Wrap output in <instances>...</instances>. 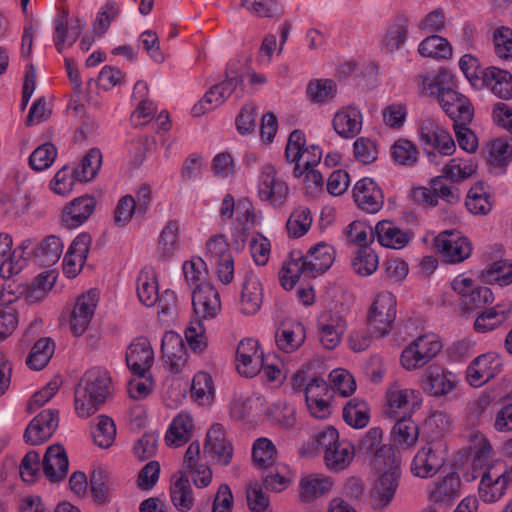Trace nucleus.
I'll use <instances>...</instances> for the list:
<instances>
[{"label":"nucleus","instance_id":"1","mask_svg":"<svg viewBox=\"0 0 512 512\" xmlns=\"http://www.w3.org/2000/svg\"><path fill=\"white\" fill-rule=\"evenodd\" d=\"M473 451L472 479L480 477L478 495L485 503H495L505 494L510 480L501 464H489L491 446L483 434H475L470 445Z\"/></svg>","mask_w":512,"mask_h":512},{"label":"nucleus","instance_id":"2","mask_svg":"<svg viewBox=\"0 0 512 512\" xmlns=\"http://www.w3.org/2000/svg\"><path fill=\"white\" fill-rule=\"evenodd\" d=\"M452 80L451 72L442 69L434 77L424 78L423 91L429 95L437 96L439 105L453 121V124H469L473 118V107L465 95L445 87Z\"/></svg>","mask_w":512,"mask_h":512},{"label":"nucleus","instance_id":"3","mask_svg":"<svg viewBox=\"0 0 512 512\" xmlns=\"http://www.w3.org/2000/svg\"><path fill=\"white\" fill-rule=\"evenodd\" d=\"M400 459L393 448H385L379 454L374 467L379 473L369 491V503L373 509H384L393 500L400 479Z\"/></svg>","mask_w":512,"mask_h":512},{"label":"nucleus","instance_id":"4","mask_svg":"<svg viewBox=\"0 0 512 512\" xmlns=\"http://www.w3.org/2000/svg\"><path fill=\"white\" fill-rule=\"evenodd\" d=\"M111 393L112 380L108 371L100 367L89 369L75 392L76 413L82 418L91 416Z\"/></svg>","mask_w":512,"mask_h":512},{"label":"nucleus","instance_id":"5","mask_svg":"<svg viewBox=\"0 0 512 512\" xmlns=\"http://www.w3.org/2000/svg\"><path fill=\"white\" fill-rule=\"evenodd\" d=\"M317 450L323 454V461L329 471L341 472L347 469L355 456V448L347 440H341L333 426H326L314 436Z\"/></svg>","mask_w":512,"mask_h":512},{"label":"nucleus","instance_id":"6","mask_svg":"<svg viewBox=\"0 0 512 512\" xmlns=\"http://www.w3.org/2000/svg\"><path fill=\"white\" fill-rule=\"evenodd\" d=\"M422 401L419 390L406 387L399 381H394L386 388L383 412L390 419L412 416L420 409Z\"/></svg>","mask_w":512,"mask_h":512},{"label":"nucleus","instance_id":"7","mask_svg":"<svg viewBox=\"0 0 512 512\" xmlns=\"http://www.w3.org/2000/svg\"><path fill=\"white\" fill-rule=\"evenodd\" d=\"M442 349L439 337L434 333L420 335L414 339L401 353V365L407 371L424 367Z\"/></svg>","mask_w":512,"mask_h":512},{"label":"nucleus","instance_id":"8","mask_svg":"<svg viewBox=\"0 0 512 512\" xmlns=\"http://www.w3.org/2000/svg\"><path fill=\"white\" fill-rule=\"evenodd\" d=\"M242 78L237 73L227 74L226 78L212 86L192 108V114L199 117L221 106L229 97L235 95L237 99L242 97Z\"/></svg>","mask_w":512,"mask_h":512},{"label":"nucleus","instance_id":"9","mask_svg":"<svg viewBox=\"0 0 512 512\" xmlns=\"http://www.w3.org/2000/svg\"><path fill=\"white\" fill-rule=\"evenodd\" d=\"M258 197L261 201L267 202L273 207H281L289 194V187L286 181L279 176L276 168L271 163L261 166L258 182Z\"/></svg>","mask_w":512,"mask_h":512},{"label":"nucleus","instance_id":"10","mask_svg":"<svg viewBox=\"0 0 512 512\" xmlns=\"http://www.w3.org/2000/svg\"><path fill=\"white\" fill-rule=\"evenodd\" d=\"M447 458V446L442 441H430L414 456L411 472L419 478L433 477L444 465Z\"/></svg>","mask_w":512,"mask_h":512},{"label":"nucleus","instance_id":"11","mask_svg":"<svg viewBox=\"0 0 512 512\" xmlns=\"http://www.w3.org/2000/svg\"><path fill=\"white\" fill-rule=\"evenodd\" d=\"M396 318V298L388 292L377 294L368 313V325L372 332L381 337L388 334Z\"/></svg>","mask_w":512,"mask_h":512},{"label":"nucleus","instance_id":"12","mask_svg":"<svg viewBox=\"0 0 512 512\" xmlns=\"http://www.w3.org/2000/svg\"><path fill=\"white\" fill-rule=\"evenodd\" d=\"M437 251L449 263H460L472 253L470 240L459 231L441 232L434 240Z\"/></svg>","mask_w":512,"mask_h":512},{"label":"nucleus","instance_id":"13","mask_svg":"<svg viewBox=\"0 0 512 512\" xmlns=\"http://www.w3.org/2000/svg\"><path fill=\"white\" fill-rule=\"evenodd\" d=\"M264 359V353L256 339L245 338L239 342L236 350V368L241 376L252 378L258 375Z\"/></svg>","mask_w":512,"mask_h":512},{"label":"nucleus","instance_id":"14","mask_svg":"<svg viewBox=\"0 0 512 512\" xmlns=\"http://www.w3.org/2000/svg\"><path fill=\"white\" fill-rule=\"evenodd\" d=\"M346 328V320L339 312L326 310L318 316L317 335L326 349H334L341 343Z\"/></svg>","mask_w":512,"mask_h":512},{"label":"nucleus","instance_id":"15","mask_svg":"<svg viewBox=\"0 0 512 512\" xmlns=\"http://www.w3.org/2000/svg\"><path fill=\"white\" fill-rule=\"evenodd\" d=\"M204 453L216 463L227 466L233 456V446L220 423L213 424L206 433Z\"/></svg>","mask_w":512,"mask_h":512},{"label":"nucleus","instance_id":"16","mask_svg":"<svg viewBox=\"0 0 512 512\" xmlns=\"http://www.w3.org/2000/svg\"><path fill=\"white\" fill-rule=\"evenodd\" d=\"M423 145L437 150L441 155L449 156L455 151V142L450 133L432 118L423 119L419 127Z\"/></svg>","mask_w":512,"mask_h":512},{"label":"nucleus","instance_id":"17","mask_svg":"<svg viewBox=\"0 0 512 512\" xmlns=\"http://www.w3.org/2000/svg\"><path fill=\"white\" fill-rule=\"evenodd\" d=\"M59 424L57 410L41 411L27 426L24 439L30 445H40L51 438Z\"/></svg>","mask_w":512,"mask_h":512},{"label":"nucleus","instance_id":"18","mask_svg":"<svg viewBox=\"0 0 512 512\" xmlns=\"http://www.w3.org/2000/svg\"><path fill=\"white\" fill-rule=\"evenodd\" d=\"M331 124L334 132L340 138L350 140L361 132L363 115L357 106L352 104L345 105L336 110Z\"/></svg>","mask_w":512,"mask_h":512},{"label":"nucleus","instance_id":"19","mask_svg":"<svg viewBox=\"0 0 512 512\" xmlns=\"http://www.w3.org/2000/svg\"><path fill=\"white\" fill-rule=\"evenodd\" d=\"M501 370V359L494 353H486L470 363L466 370V378L471 386L479 387L498 375Z\"/></svg>","mask_w":512,"mask_h":512},{"label":"nucleus","instance_id":"20","mask_svg":"<svg viewBox=\"0 0 512 512\" xmlns=\"http://www.w3.org/2000/svg\"><path fill=\"white\" fill-rule=\"evenodd\" d=\"M452 289L461 296L467 309H476L493 301L490 288L479 286L467 277L458 276L452 282Z\"/></svg>","mask_w":512,"mask_h":512},{"label":"nucleus","instance_id":"21","mask_svg":"<svg viewBox=\"0 0 512 512\" xmlns=\"http://www.w3.org/2000/svg\"><path fill=\"white\" fill-rule=\"evenodd\" d=\"M353 198L358 208L371 214L380 211L384 204L383 192L371 178H363L356 182Z\"/></svg>","mask_w":512,"mask_h":512},{"label":"nucleus","instance_id":"22","mask_svg":"<svg viewBox=\"0 0 512 512\" xmlns=\"http://www.w3.org/2000/svg\"><path fill=\"white\" fill-rule=\"evenodd\" d=\"M164 366L171 373L181 372L187 362L186 348L182 338L174 332H166L161 344Z\"/></svg>","mask_w":512,"mask_h":512},{"label":"nucleus","instance_id":"23","mask_svg":"<svg viewBox=\"0 0 512 512\" xmlns=\"http://www.w3.org/2000/svg\"><path fill=\"white\" fill-rule=\"evenodd\" d=\"M154 361V352L147 338L139 337L132 341L126 352L128 368L137 376L150 370Z\"/></svg>","mask_w":512,"mask_h":512},{"label":"nucleus","instance_id":"24","mask_svg":"<svg viewBox=\"0 0 512 512\" xmlns=\"http://www.w3.org/2000/svg\"><path fill=\"white\" fill-rule=\"evenodd\" d=\"M262 303V283L255 273L247 272L241 287L239 310L244 315H254L260 310Z\"/></svg>","mask_w":512,"mask_h":512},{"label":"nucleus","instance_id":"25","mask_svg":"<svg viewBox=\"0 0 512 512\" xmlns=\"http://www.w3.org/2000/svg\"><path fill=\"white\" fill-rule=\"evenodd\" d=\"M97 305L96 293L89 291L76 300L70 314V329L75 336H81L88 328Z\"/></svg>","mask_w":512,"mask_h":512},{"label":"nucleus","instance_id":"26","mask_svg":"<svg viewBox=\"0 0 512 512\" xmlns=\"http://www.w3.org/2000/svg\"><path fill=\"white\" fill-rule=\"evenodd\" d=\"M457 384V377L452 372L439 366H429L422 376V387L433 396H442L450 393Z\"/></svg>","mask_w":512,"mask_h":512},{"label":"nucleus","instance_id":"27","mask_svg":"<svg viewBox=\"0 0 512 512\" xmlns=\"http://www.w3.org/2000/svg\"><path fill=\"white\" fill-rule=\"evenodd\" d=\"M192 304L195 313L203 319L214 318L221 308L219 293L210 283L194 288Z\"/></svg>","mask_w":512,"mask_h":512},{"label":"nucleus","instance_id":"28","mask_svg":"<svg viewBox=\"0 0 512 512\" xmlns=\"http://www.w3.org/2000/svg\"><path fill=\"white\" fill-rule=\"evenodd\" d=\"M95 207L96 201L93 197L75 198L63 209L61 222L66 228H77L92 215Z\"/></svg>","mask_w":512,"mask_h":512},{"label":"nucleus","instance_id":"29","mask_svg":"<svg viewBox=\"0 0 512 512\" xmlns=\"http://www.w3.org/2000/svg\"><path fill=\"white\" fill-rule=\"evenodd\" d=\"M84 24L75 19L70 25L68 24V16L65 11L59 14L54 20L53 42L59 53L64 49L71 47L80 36Z\"/></svg>","mask_w":512,"mask_h":512},{"label":"nucleus","instance_id":"30","mask_svg":"<svg viewBox=\"0 0 512 512\" xmlns=\"http://www.w3.org/2000/svg\"><path fill=\"white\" fill-rule=\"evenodd\" d=\"M12 238L7 233H0V275L11 278L25 266V259L18 249L12 251Z\"/></svg>","mask_w":512,"mask_h":512},{"label":"nucleus","instance_id":"31","mask_svg":"<svg viewBox=\"0 0 512 512\" xmlns=\"http://www.w3.org/2000/svg\"><path fill=\"white\" fill-rule=\"evenodd\" d=\"M91 244V237L82 233L71 243L63 261L64 273L69 277H75L82 269Z\"/></svg>","mask_w":512,"mask_h":512},{"label":"nucleus","instance_id":"32","mask_svg":"<svg viewBox=\"0 0 512 512\" xmlns=\"http://www.w3.org/2000/svg\"><path fill=\"white\" fill-rule=\"evenodd\" d=\"M333 480L324 474L312 473L301 477L299 497L303 503H311L328 494L333 488Z\"/></svg>","mask_w":512,"mask_h":512},{"label":"nucleus","instance_id":"33","mask_svg":"<svg viewBox=\"0 0 512 512\" xmlns=\"http://www.w3.org/2000/svg\"><path fill=\"white\" fill-rule=\"evenodd\" d=\"M200 444L197 441L190 443L184 455V467L191 474L197 487H207L212 481V471L204 463H200Z\"/></svg>","mask_w":512,"mask_h":512},{"label":"nucleus","instance_id":"34","mask_svg":"<svg viewBox=\"0 0 512 512\" xmlns=\"http://www.w3.org/2000/svg\"><path fill=\"white\" fill-rule=\"evenodd\" d=\"M483 88H489L502 99L512 98V74L495 66L486 67L480 75Z\"/></svg>","mask_w":512,"mask_h":512},{"label":"nucleus","instance_id":"35","mask_svg":"<svg viewBox=\"0 0 512 512\" xmlns=\"http://www.w3.org/2000/svg\"><path fill=\"white\" fill-rule=\"evenodd\" d=\"M43 472L51 482H59L68 472V457L61 445H51L43 457Z\"/></svg>","mask_w":512,"mask_h":512},{"label":"nucleus","instance_id":"36","mask_svg":"<svg viewBox=\"0 0 512 512\" xmlns=\"http://www.w3.org/2000/svg\"><path fill=\"white\" fill-rule=\"evenodd\" d=\"M303 260L308 267V277H315L331 267L335 260V251L330 244L319 242L309 249Z\"/></svg>","mask_w":512,"mask_h":512},{"label":"nucleus","instance_id":"37","mask_svg":"<svg viewBox=\"0 0 512 512\" xmlns=\"http://www.w3.org/2000/svg\"><path fill=\"white\" fill-rule=\"evenodd\" d=\"M193 431V417L190 413L181 411L172 419L165 434V442L170 447L183 446L191 439Z\"/></svg>","mask_w":512,"mask_h":512},{"label":"nucleus","instance_id":"38","mask_svg":"<svg viewBox=\"0 0 512 512\" xmlns=\"http://www.w3.org/2000/svg\"><path fill=\"white\" fill-rule=\"evenodd\" d=\"M374 238L383 247L402 249L409 243L411 236L394 222L382 220L374 227Z\"/></svg>","mask_w":512,"mask_h":512},{"label":"nucleus","instance_id":"39","mask_svg":"<svg viewBox=\"0 0 512 512\" xmlns=\"http://www.w3.org/2000/svg\"><path fill=\"white\" fill-rule=\"evenodd\" d=\"M460 486L459 476L455 473H450L429 486L428 499L433 503L453 501L459 495Z\"/></svg>","mask_w":512,"mask_h":512},{"label":"nucleus","instance_id":"40","mask_svg":"<svg viewBox=\"0 0 512 512\" xmlns=\"http://www.w3.org/2000/svg\"><path fill=\"white\" fill-rule=\"evenodd\" d=\"M512 312L511 304H497L480 313L474 321V330L487 333L500 327Z\"/></svg>","mask_w":512,"mask_h":512},{"label":"nucleus","instance_id":"41","mask_svg":"<svg viewBox=\"0 0 512 512\" xmlns=\"http://www.w3.org/2000/svg\"><path fill=\"white\" fill-rule=\"evenodd\" d=\"M305 338L306 330L301 323L284 325L275 334L277 347L285 353H292L299 349Z\"/></svg>","mask_w":512,"mask_h":512},{"label":"nucleus","instance_id":"42","mask_svg":"<svg viewBox=\"0 0 512 512\" xmlns=\"http://www.w3.org/2000/svg\"><path fill=\"white\" fill-rule=\"evenodd\" d=\"M137 296L147 306H154L159 298V287L156 273L151 268L141 270L137 278Z\"/></svg>","mask_w":512,"mask_h":512},{"label":"nucleus","instance_id":"43","mask_svg":"<svg viewBox=\"0 0 512 512\" xmlns=\"http://www.w3.org/2000/svg\"><path fill=\"white\" fill-rule=\"evenodd\" d=\"M180 224L177 220H169L163 227L158 239V253L168 260L180 249Z\"/></svg>","mask_w":512,"mask_h":512},{"label":"nucleus","instance_id":"44","mask_svg":"<svg viewBox=\"0 0 512 512\" xmlns=\"http://www.w3.org/2000/svg\"><path fill=\"white\" fill-rule=\"evenodd\" d=\"M485 151L490 167L503 171L512 160V139L492 140L486 145Z\"/></svg>","mask_w":512,"mask_h":512},{"label":"nucleus","instance_id":"45","mask_svg":"<svg viewBox=\"0 0 512 512\" xmlns=\"http://www.w3.org/2000/svg\"><path fill=\"white\" fill-rule=\"evenodd\" d=\"M408 37V20L405 17L396 18L386 29L382 40V47L388 52L399 50Z\"/></svg>","mask_w":512,"mask_h":512},{"label":"nucleus","instance_id":"46","mask_svg":"<svg viewBox=\"0 0 512 512\" xmlns=\"http://www.w3.org/2000/svg\"><path fill=\"white\" fill-rule=\"evenodd\" d=\"M476 170L477 163L472 157H456L444 165L442 176L451 182H461L474 175Z\"/></svg>","mask_w":512,"mask_h":512},{"label":"nucleus","instance_id":"47","mask_svg":"<svg viewBox=\"0 0 512 512\" xmlns=\"http://www.w3.org/2000/svg\"><path fill=\"white\" fill-rule=\"evenodd\" d=\"M337 95V85L331 79H312L306 87V96L314 104L331 102Z\"/></svg>","mask_w":512,"mask_h":512},{"label":"nucleus","instance_id":"48","mask_svg":"<svg viewBox=\"0 0 512 512\" xmlns=\"http://www.w3.org/2000/svg\"><path fill=\"white\" fill-rule=\"evenodd\" d=\"M32 203L29 193L23 190H13L5 193L0 198V204L4 213L10 217H18L25 214Z\"/></svg>","mask_w":512,"mask_h":512},{"label":"nucleus","instance_id":"49","mask_svg":"<svg viewBox=\"0 0 512 512\" xmlns=\"http://www.w3.org/2000/svg\"><path fill=\"white\" fill-rule=\"evenodd\" d=\"M392 428V437L396 444L411 447L419 438V429L411 416L399 417Z\"/></svg>","mask_w":512,"mask_h":512},{"label":"nucleus","instance_id":"50","mask_svg":"<svg viewBox=\"0 0 512 512\" xmlns=\"http://www.w3.org/2000/svg\"><path fill=\"white\" fill-rule=\"evenodd\" d=\"M170 495L172 503L179 511L186 512L193 507L194 498L187 476L180 475L172 481Z\"/></svg>","mask_w":512,"mask_h":512},{"label":"nucleus","instance_id":"51","mask_svg":"<svg viewBox=\"0 0 512 512\" xmlns=\"http://www.w3.org/2000/svg\"><path fill=\"white\" fill-rule=\"evenodd\" d=\"M343 419L353 428L365 427L370 419L367 403L359 398L349 400L343 408Z\"/></svg>","mask_w":512,"mask_h":512},{"label":"nucleus","instance_id":"52","mask_svg":"<svg viewBox=\"0 0 512 512\" xmlns=\"http://www.w3.org/2000/svg\"><path fill=\"white\" fill-rule=\"evenodd\" d=\"M465 204L467 209L475 215H486L493 206L491 195L483 184H476L470 188Z\"/></svg>","mask_w":512,"mask_h":512},{"label":"nucleus","instance_id":"53","mask_svg":"<svg viewBox=\"0 0 512 512\" xmlns=\"http://www.w3.org/2000/svg\"><path fill=\"white\" fill-rule=\"evenodd\" d=\"M55 345L50 338H40L32 347L26 364L34 370L43 369L54 354Z\"/></svg>","mask_w":512,"mask_h":512},{"label":"nucleus","instance_id":"54","mask_svg":"<svg viewBox=\"0 0 512 512\" xmlns=\"http://www.w3.org/2000/svg\"><path fill=\"white\" fill-rule=\"evenodd\" d=\"M304 274L308 276V267L303 260V256L297 258L291 257L290 260L285 262L279 273V280L281 286L285 290L292 289L299 277Z\"/></svg>","mask_w":512,"mask_h":512},{"label":"nucleus","instance_id":"55","mask_svg":"<svg viewBox=\"0 0 512 512\" xmlns=\"http://www.w3.org/2000/svg\"><path fill=\"white\" fill-rule=\"evenodd\" d=\"M345 241L348 244L367 247L374 240V228L363 221H353L343 229Z\"/></svg>","mask_w":512,"mask_h":512},{"label":"nucleus","instance_id":"56","mask_svg":"<svg viewBox=\"0 0 512 512\" xmlns=\"http://www.w3.org/2000/svg\"><path fill=\"white\" fill-rule=\"evenodd\" d=\"M379 266L378 255L368 247L359 248L351 261V267L359 276L372 275Z\"/></svg>","mask_w":512,"mask_h":512},{"label":"nucleus","instance_id":"57","mask_svg":"<svg viewBox=\"0 0 512 512\" xmlns=\"http://www.w3.org/2000/svg\"><path fill=\"white\" fill-rule=\"evenodd\" d=\"M418 52L422 57L448 58L452 54V48L445 38L430 35L420 42Z\"/></svg>","mask_w":512,"mask_h":512},{"label":"nucleus","instance_id":"58","mask_svg":"<svg viewBox=\"0 0 512 512\" xmlns=\"http://www.w3.org/2000/svg\"><path fill=\"white\" fill-rule=\"evenodd\" d=\"M252 458L259 469L271 468L276 464L277 451L272 441L267 438L257 439L252 448Z\"/></svg>","mask_w":512,"mask_h":512},{"label":"nucleus","instance_id":"59","mask_svg":"<svg viewBox=\"0 0 512 512\" xmlns=\"http://www.w3.org/2000/svg\"><path fill=\"white\" fill-rule=\"evenodd\" d=\"M102 164V153L97 148L90 149L75 169V178L79 181H90L98 173Z\"/></svg>","mask_w":512,"mask_h":512},{"label":"nucleus","instance_id":"60","mask_svg":"<svg viewBox=\"0 0 512 512\" xmlns=\"http://www.w3.org/2000/svg\"><path fill=\"white\" fill-rule=\"evenodd\" d=\"M312 224L311 211L307 207H298L289 216L286 228L288 235L299 238L307 233Z\"/></svg>","mask_w":512,"mask_h":512},{"label":"nucleus","instance_id":"61","mask_svg":"<svg viewBox=\"0 0 512 512\" xmlns=\"http://www.w3.org/2000/svg\"><path fill=\"white\" fill-rule=\"evenodd\" d=\"M63 248L62 240L58 236L50 235L40 244L37 257L44 266L54 265L60 259Z\"/></svg>","mask_w":512,"mask_h":512},{"label":"nucleus","instance_id":"62","mask_svg":"<svg viewBox=\"0 0 512 512\" xmlns=\"http://www.w3.org/2000/svg\"><path fill=\"white\" fill-rule=\"evenodd\" d=\"M97 419L98 422L93 430L94 442L101 448H108L113 444L116 437L115 423L105 415H101Z\"/></svg>","mask_w":512,"mask_h":512},{"label":"nucleus","instance_id":"63","mask_svg":"<svg viewBox=\"0 0 512 512\" xmlns=\"http://www.w3.org/2000/svg\"><path fill=\"white\" fill-rule=\"evenodd\" d=\"M483 277L491 284L509 285L512 283V264L506 261L494 262L484 271Z\"/></svg>","mask_w":512,"mask_h":512},{"label":"nucleus","instance_id":"64","mask_svg":"<svg viewBox=\"0 0 512 512\" xmlns=\"http://www.w3.org/2000/svg\"><path fill=\"white\" fill-rule=\"evenodd\" d=\"M495 55L501 60H512V29L501 26L493 33Z\"/></svg>","mask_w":512,"mask_h":512}]
</instances>
